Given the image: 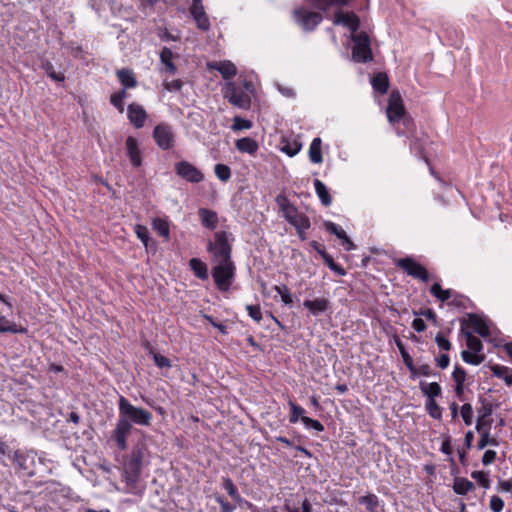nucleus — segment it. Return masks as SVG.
I'll use <instances>...</instances> for the list:
<instances>
[{"label": "nucleus", "instance_id": "f257e3e1", "mask_svg": "<svg viewBox=\"0 0 512 512\" xmlns=\"http://www.w3.org/2000/svg\"><path fill=\"white\" fill-rule=\"evenodd\" d=\"M461 330L466 337L468 350L481 353L483 345L477 334L484 341L492 343L494 346H500L503 343V335L495 326L494 322H461Z\"/></svg>", "mask_w": 512, "mask_h": 512}, {"label": "nucleus", "instance_id": "f03ea898", "mask_svg": "<svg viewBox=\"0 0 512 512\" xmlns=\"http://www.w3.org/2000/svg\"><path fill=\"white\" fill-rule=\"evenodd\" d=\"M207 251L213 256L216 263L234 262L232 260V245L226 231L214 234V240H209L207 243Z\"/></svg>", "mask_w": 512, "mask_h": 512}, {"label": "nucleus", "instance_id": "7ed1b4c3", "mask_svg": "<svg viewBox=\"0 0 512 512\" xmlns=\"http://www.w3.org/2000/svg\"><path fill=\"white\" fill-rule=\"evenodd\" d=\"M119 414L123 415L132 424L139 426H150L152 421V414L141 408L132 405L124 396H120L118 402Z\"/></svg>", "mask_w": 512, "mask_h": 512}, {"label": "nucleus", "instance_id": "20e7f679", "mask_svg": "<svg viewBox=\"0 0 512 512\" xmlns=\"http://www.w3.org/2000/svg\"><path fill=\"white\" fill-rule=\"evenodd\" d=\"M211 274L216 288L220 292H227L235 280L236 265L234 262L217 263L212 268Z\"/></svg>", "mask_w": 512, "mask_h": 512}, {"label": "nucleus", "instance_id": "39448f33", "mask_svg": "<svg viewBox=\"0 0 512 512\" xmlns=\"http://www.w3.org/2000/svg\"><path fill=\"white\" fill-rule=\"evenodd\" d=\"M448 306L465 314V316L458 318V320H488L482 311H476L475 305L467 296L458 294L455 291L448 302Z\"/></svg>", "mask_w": 512, "mask_h": 512}, {"label": "nucleus", "instance_id": "423d86ee", "mask_svg": "<svg viewBox=\"0 0 512 512\" xmlns=\"http://www.w3.org/2000/svg\"><path fill=\"white\" fill-rule=\"evenodd\" d=\"M351 40L354 43L352 47V59L355 62L367 63L373 60L371 40L366 32L361 31L357 34H352Z\"/></svg>", "mask_w": 512, "mask_h": 512}, {"label": "nucleus", "instance_id": "0eeeda50", "mask_svg": "<svg viewBox=\"0 0 512 512\" xmlns=\"http://www.w3.org/2000/svg\"><path fill=\"white\" fill-rule=\"evenodd\" d=\"M394 264L397 268L414 279L425 283L430 279L428 270L422 264L417 262L413 257L407 256L404 258L395 259Z\"/></svg>", "mask_w": 512, "mask_h": 512}, {"label": "nucleus", "instance_id": "6e6552de", "mask_svg": "<svg viewBox=\"0 0 512 512\" xmlns=\"http://www.w3.org/2000/svg\"><path fill=\"white\" fill-rule=\"evenodd\" d=\"M142 458L141 451H133L124 463V479L130 488H134L138 482L142 470Z\"/></svg>", "mask_w": 512, "mask_h": 512}, {"label": "nucleus", "instance_id": "1a4fd4ad", "mask_svg": "<svg viewBox=\"0 0 512 512\" xmlns=\"http://www.w3.org/2000/svg\"><path fill=\"white\" fill-rule=\"evenodd\" d=\"M294 21L306 32H311L322 22L323 16L319 12L309 11L305 7H298L293 11Z\"/></svg>", "mask_w": 512, "mask_h": 512}, {"label": "nucleus", "instance_id": "9d476101", "mask_svg": "<svg viewBox=\"0 0 512 512\" xmlns=\"http://www.w3.org/2000/svg\"><path fill=\"white\" fill-rule=\"evenodd\" d=\"M407 110L403 103L402 96L398 90H393L390 94L386 115L390 124L395 125L400 122L401 117L405 116Z\"/></svg>", "mask_w": 512, "mask_h": 512}, {"label": "nucleus", "instance_id": "9b49d317", "mask_svg": "<svg viewBox=\"0 0 512 512\" xmlns=\"http://www.w3.org/2000/svg\"><path fill=\"white\" fill-rule=\"evenodd\" d=\"M174 169L177 176L192 184L201 183L205 178L204 173L199 168L186 160L177 162Z\"/></svg>", "mask_w": 512, "mask_h": 512}, {"label": "nucleus", "instance_id": "f8f14e48", "mask_svg": "<svg viewBox=\"0 0 512 512\" xmlns=\"http://www.w3.org/2000/svg\"><path fill=\"white\" fill-rule=\"evenodd\" d=\"M224 97L227 98L229 103L238 108H250L251 99L249 95L246 92H244L241 88L237 87L233 82L226 83L224 87Z\"/></svg>", "mask_w": 512, "mask_h": 512}, {"label": "nucleus", "instance_id": "ddd939ff", "mask_svg": "<svg viewBox=\"0 0 512 512\" xmlns=\"http://www.w3.org/2000/svg\"><path fill=\"white\" fill-rule=\"evenodd\" d=\"M153 139L157 146L162 150L173 148L175 143V135L172 128L167 123H159L153 129Z\"/></svg>", "mask_w": 512, "mask_h": 512}, {"label": "nucleus", "instance_id": "4468645a", "mask_svg": "<svg viewBox=\"0 0 512 512\" xmlns=\"http://www.w3.org/2000/svg\"><path fill=\"white\" fill-rule=\"evenodd\" d=\"M132 428L133 424L129 421V419L119 414V418L113 432V438L120 450H125L127 448V437L130 434Z\"/></svg>", "mask_w": 512, "mask_h": 512}, {"label": "nucleus", "instance_id": "2eb2a0df", "mask_svg": "<svg viewBox=\"0 0 512 512\" xmlns=\"http://www.w3.org/2000/svg\"><path fill=\"white\" fill-rule=\"evenodd\" d=\"M333 23L335 25L342 24L350 29L352 34H357L360 27V18L353 12H343L342 10L336 11L334 14Z\"/></svg>", "mask_w": 512, "mask_h": 512}, {"label": "nucleus", "instance_id": "dca6fc26", "mask_svg": "<svg viewBox=\"0 0 512 512\" xmlns=\"http://www.w3.org/2000/svg\"><path fill=\"white\" fill-rule=\"evenodd\" d=\"M190 14L196 21L197 27L202 31H208L210 29V21L204 10L202 0H192L190 7Z\"/></svg>", "mask_w": 512, "mask_h": 512}, {"label": "nucleus", "instance_id": "f3484780", "mask_svg": "<svg viewBox=\"0 0 512 512\" xmlns=\"http://www.w3.org/2000/svg\"><path fill=\"white\" fill-rule=\"evenodd\" d=\"M127 117L130 123L137 129L142 128L148 118L146 110L137 103H131L127 107Z\"/></svg>", "mask_w": 512, "mask_h": 512}, {"label": "nucleus", "instance_id": "a211bd4d", "mask_svg": "<svg viewBox=\"0 0 512 512\" xmlns=\"http://www.w3.org/2000/svg\"><path fill=\"white\" fill-rule=\"evenodd\" d=\"M303 307L313 316H319L331 310V302L326 297H318L315 299H307L303 302Z\"/></svg>", "mask_w": 512, "mask_h": 512}, {"label": "nucleus", "instance_id": "6ab92c4d", "mask_svg": "<svg viewBox=\"0 0 512 512\" xmlns=\"http://www.w3.org/2000/svg\"><path fill=\"white\" fill-rule=\"evenodd\" d=\"M14 462L18 466V469L25 472L28 476H33L35 474L34 466H35V454L33 453H21L20 451H16L14 453Z\"/></svg>", "mask_w": 512, "mask_h": 512}, {"label": "nucleus", "instance_id": "aec40b11", "mask_svg": "<svg viewBox=\"0 0 512 512\" xmlns=\"http://www.w3.org/2000/svg\"><path fill=\"white\" fill-rule=\"evenodd\" d=\"M324 227L328 233L335 235L342 241V245L344 246L345 250L351 251L355 249V244L348 237L347 233L337 224L332 221H325Z\"/></svg>", "mask_w": 512, "mask_h": 512}, {"label": "nucleus", "instance_id": "412c9836", "mask_svg": "<svg viewBox=\"0 0 512 512\" xmlns=\"http://www.w3.org/2000/svg\"><path fill=\"white\" fill-rule=\"evenodd\" d=\"M207 67L210 70L218 71L225 80H229L237 74L236 66L229 60L209 62Z\"/></svg>", "mask_w": 512, "mask_h": 512}, {"label": "nucleus", "instance_id": "4be33fe9", "mask_svg": "<svg viewBox=\"0 0 512 512\" xmlns=\"http://www.w3.org/2000/svg\"><path fill=\"white\" fill-rule=\"evenodd\" d=\"M125 144L127 156L129 157L131 164L136 168L140 167L142 165V155L137 139L133 136H128Z\"/></svg>", "mask_w": 512, "mask_h": 512}, {"label": "nucleus", "instance_id": "5701e85b", "mask_svg": "<svg viewBox=\"0 0 512 512\" xmlns=\"http://www.w3.org/2000/svg\"><path fill=\"white\" fill-rule=\"evenodd\" d=\"M116 76L125 89L135 88L138 85L134 72L128 68L117 70Z\"/></svg>", "mask_w": 512, "mask_h": 512}, {"label": "nucleus", "instance_id": "b1692460", "mask_svg": "<svg viewBox=\"0 0 512 512\" xmlns=\"http://www.w3.org/2000/svg\"><path fill=\"white\" fill-rule=\"evenodd\" d=\"M276 201L281 209V212L283 213L284 218L287 220V222H290V220L295 217L299 212L298 208L289 202V200L283 196L279 195L276 198Z\"/></svg>", "mask_w": 512, "mask_h": 512}, {"label": "nucleus", "instance_id": "393cba45", "mask_svg": "<svg viewBox=\"0 0 512 512\" xmlns=\"http://www.w3.org/2000/svg\"><path fill=\"white\" fill-rule=\"evenodd\" d=\"M235 147L239 152L255 155L259 149L258 142L250 137H243L235 142Z\"/></svg>", "mask_w": 512, "mask_h": 512}, {"label": "nucleus", "instance_id": "a878e982", "mask_svg": "<svg viewBox=\"0 0 512 512\" xmlns=\"http://www.w3.org/2000/svg\"><path fill=\"white\" fill-rule=\"evenodd\" d=\"M198 215L201 220V224L207 228V229H214L216 228L218 224V215L215 211L207 209V208H200L198 210Z\"/></svg>", "mask_w": 512, "mask_h": 512}, {"label": "nucleus", "instance_id": "bb28decb", "mask_svg": "<svg viewBox=\"0 0 512 512\" xmlns=\"http://www.w3.org/2000/svg\"><path fill=\"white\" fill-rule=\"evenodd\" d=\"M391 341H393V342L396 344V346H397V348H398V350H399V352H400V354H401V357H402V359H403V362H404V364L407 366V368L409 369V371H410L411 373H415V372H416V367H415V366H414V364H413V359H412V357L409 355V353L407 352V350H406V348H405L404 344L402 343V341L400 340V338L397 336V334H392V335H391V340H390V342H391Z\"/></svg>", "mask_w": 512, "mask_h": 512}, {"label": "nucleus", "instance_id": "cd10ccee", "mask_svg": "<svg viewBox=\"0 0 512 512\" xmlns=\"http://www.w3.org/2000/svg\"><path fill=\"white\" fill-rule=\"evenodd\" d=\"M189 267L198 279L207 280L209 278L207 264L201 259L191 258L189 260Z\"/></svg>", "mask_w": 512, "mask_h": 512}, {"label": "nucleus", "instance_id": "c85d7f7f", "mask_svg": "<svg viewBox=\"0 0 512 512\" xmlns=\"http://www.w3.org/2000/svg\"><path fill=\"white\" fill-rule=\"evenodd\" d=\"M371 85L374 91L380 94H386L389 89V78L385 72H379L371 79Z\"/></svg>", "mask_w": 512, "mask_h": 512}, {"label": "nucleus", "instance_id": "c756f323", "mask_svg": "<svg viewBox=\"0 0 512 512\" xmlns=\"http://www.w3.org/2000/svg\"><path fill=\"white\" fill-rule=\"evenodd\" d=\"M281 145V151L289 157L297 155L302 148V144L298 139L282 138Z\"/></svg>", "mask_w": 512, "mask_h": 512}, {"label": "nucleus", "instance_id": "7c9ffc66", "mask_svg": "<svg viewBox=\"0 0 512 512\" xmlns=\"http://www.w3.org/2000/svg\"><path fill=\"white\" fill-rule=\"evenodd\" d=\"M420 390L427 397V400L435 399L436 397L441 395L442 389L441 386L437 382H425L421 381Z\"/></svg>", "mask_w": 512, "mask_h": 512}, {"label": "nucleus", "instance_id": "2f4dec72", "mask_svg": "<svg viewBox=\"0 0 512 512\" xmlns=\"http://www.w3.org/2000/svg\"><path fill=\"white\" fill-rule=\"evenodd\" d=\"M454 290L452 289H443L439 283H434L430 288V294L438 299L442 303H446L451 300L453 296Z\"/></svg>", "mask_w": 512, "mask_h": 512}, {"label": "nucleus", "instance_id": "473e14b6", "mask_svg": "<svg viewBox=\"0 0 512 512\" xmlns=\"http://www.w3.org/2000/svg\"><path fill=\"white\" fill-rule=\"evenodd\" d=\"M409 137L411 138V140H410L411 152H413L419 158L423 159L427 164H430L429 159L426 156L424 141L421 138L413 136V135H411Z\"/></svg>", "mask_w": 512, "mask_h": 512}, {"label": "nucleus", "instance_id": "72a5a7b5", "mask_svg": "<svg viewBox=\"0 0 512 512\" xmlns=\"http://www.w3.org/2000/svg\"><path fill=\"white\" fill-rule=\"evenodd\" d=\"M152 228L165 240L170 239V224L167 219L160 217L154 218L152 221Z\"/></svg>", "mask_w": 512, "mask_h": 512}, {"label": "nucleus", "instance_id": "f704fd0d", "mask_svg": "<svg viewBox=\"0 0 512 512\" xmlns=\"http://www.w3.org/2000/svg\"><path fill=\"white\" fill-rule=\"evenodd\" d=\"M173 57V52L168 47H164L160 52L161 63L165 65L166 72L172 75L177 71V67L173 62Z\"/></svg>", "mask_w": 512, "mask_h": 512}, {"label": "nucleus", "instance_id": "c9c22d12", "mask_svg": "<svg viewBox=\"0 0 512 512\" xmlns=\"http://www.w3.org/2000/svg\"><path fill=\"white\" fill-rule=\"evenodd\" d=\"M321 144L322 141L319 137L314 138L310 144L309 159L314 164H320L323 162Z\"/></svg>", "mask_w": 512, "mask_h": 512}, {"label": "nucleus", "instance_id": "e433bc0d", "mask_svg": "<svg viewBox=\"0 0 512 512\" xmlns=\"http://www.w3.org/2000/svg\"><path fill=\"white\" fill-rule=\"evenodd\" d=\"M494 376L503 379L507 386H512V370L506 366L494 364L490 367Z\"/></svg>", "mask_w": 512, "mask_h": 512}, {"label": "nucleus", "instance_id": "4c0bfd02", "mask_svg": "<svg viewBox=\"0 0 512 512\" xmlns=\"http://www.w3.org/2000/svg\"><path fill=\"white\" fill-rule=\"evenodd\" d=\"M314 187L317 196L319 197L321 203L324 206H329L332 203V197L329 194V191L326 185L319 179L314 180Z\"/></svg>", "mask_w": 512, "mask_h": 512}, {"label": "nucleus", "instance_id": "58836bf2", "mask_svg": "<svg viewBox=\"0 0 512 512\" xmlns=\"http://www.w3.org/2000/svg\"><path fill=\"white\" fill-rule=\"evenodd\" d=\"M310 2L315 8L321 11H327L334 6H346L349 4L350 0H310Z\"/></svg>", "mask_w": 512, "mask_h": 512}, {"label": "nucleus", "instance_id": "ea45409f", "mask_svg": "<svg viewBox=\"0 0 512 512\" xmlns=\"http://www.w3.org/2000/svg\"><path fill=\"white\" fill-rule=\"evenodd\" d=\"M462 360L470 365H480L485 360V355L483 353L474 352L470 350H463L461 352Z\"/></svg>", "mask_w": 512, "mask_h": 512}, {"label": "nucleus", "instance_id": "a19ab883", "mask_svg": "<svg viewBox=\"0 0 512 512\" xmlns=\"http://www.w3.org/2000/svg\"><path fill=\"white\" fill-rule=\"evenodd\" d=\"M474 488V484L466 478H455L453 490L458 495H465Z\"/></svg>", "mask_w": 512, "mask_h": 512}, {"label": "nucleus", "instance_id": "79ce46f5", "mask_svg": "<svg viewBox=\"0 0 512 512\" xmlns=\"http://www.w3.org/2000/svg\"><path fill=\"white\" fill-rule=\"evenodd\" d=\"M399 123H401L403 125L404 129L403 130L398 129L397 130L398 135H406L409 137L415 132L416 126H415L414 119L408 113H406L405 116L401 117Z\"/></svg>", "mask_w": 512, "mask_h": 512}, {"label": "nucleus", "instance_id": "37998d69", "mask_svg": "<svg viewBox=\"0 0 512 512\" xmlns=\"http://www.w3.org/2000/svg\"><path fill=\"white\" fill-rule=\"evenodd\" d=\"M359 503L367 509L369 512H378V497L375 494H368L359 498Z\"/></svg>", "mask_w": 512, "mask_h": 512}, {"label": "nucleus", "instance_id": "c03bdc74", "mask_svg": "<svg viewBox=\"0 0 512 512\" xmlns=\"http://www.w3.org/2000/svg\"><path fill=\"white\" fill-rule=\"evenodd\" d=\"M273 289L277 292V294L280 296L281 301L283 304L292 307L293 305V296L290 292V289L287 285H275Z\"/></svg>", "mask_w": 512, "mask_h": 512}, {"label": "nucleus", "instance_id": "a18cd8bd", "mask_svg": "<svg viewBox=\"0 0 512 512\" xmlns=\"http://www.w3.org/2000/svg\"><path fill=\"white\" fill-rule=\"evenodd\" d=\"M288 223L291 224L295 229H309L311 227L310 218L302 212L298 213Z\"/></svg>", "mask_w": 512, "mask_h": 512}, {"label": "nucleus", "instance_id": "49530a36", "mask_svg": "<svg viewBox=\"0 0 512 512\" xmlns=\"http://www.w3.org/2000/svg\"><path fill=\"white\" fill-rule=\"evenodd\" d=\"M216 177L222 182H228L232 176L231 168L226 164H216L214 166Z\"/></svg>", "mask_w": 512, "mask_h": 512}, {"label": "nucleus", "instance_id": "de8ad7c7", "mask_svg": "<svg viewBox=\"0 0 512 512\" xmlns=\"http://www.w3.org/2000/svg\"><path fill=\"white\" fill-rule=\"evenodd\" d=\"M288 405L290 407V416H289V422L291 424L297 423L299 420H301L302 416H304V408L297 405L292 400H289Z\"/></svg>", "mask_w": 512, "mask_h": 512}, {"label": "nucleus", "instance_id": "09e8293b", "mask_svg": "<svg viewBox=\"0 0 512 512\" xmlns=\"http://www.w3.org/2000/svg\"><path fill=\"white\" fill-rule=\"evenodd\" d=\"M27 329L17 322H0V333H25Z\"/></svg>", "mask_w": 512, "mask_h": 512}, {"label": "nucleus", "instance_id": "8fccbe9b", "mask_svg": "<svg viewBox=\"0 0 512 512\" xmlns=\"http://www.w3.org/2000/svg\"><path fill=\"white\" fill-rule=\"evenodd\" d=\"M324 263L332 270L334 271L335 273H337L338 275H345L346 274V271L345 269L340 266L338 263H336L333 259V257L328 254L326 251L322 253L321 255Z\"/></svg>", "mask_w": 512, "mask_h": 512}, {"label": "nucleus", "instance_id": "3c124183", "mask_svg": "<svg viewBox=\"0 0 512 512\" xmlns=\"http://www.w3.org/2000/svg\"><path fill=\"white\" fill-rule=\"evenodd\" d=\"M479 434H480V439H479V441L477 443V448L479 450L484 449L488 445L498 446L497 439L494 438V437H491V433H489V432H482V433H479Z\"/></svg>", "mask_w": 512, "mask_h": 512}, {"label": "nucleus", "instance_id": "603ef678", "mask_svg": "<svg viewBox=\"0 0 512 512\" xmlns=\"http://www.w3.org/2000/svg\"><path fill=\"white\" fill-rule=\"evenodd\" d=\"M253 126L252 121L248 119H244L240 116H235L233 119V124L231 126L232 130L240 131V130H248Z\"/></svg>", "mask_w": 512, "mask_h": 512}, {"label": "nucleus", "instance_id": "864d4df0", "mask_svg": "<svg viewBox=\"0 0 512 512\" xmlns=\"http://www.w3.org/2000/svg\"><path fill=\"white\" fill-rule=\"evenodd\" d=\"M426 409L428 414L434 419H440L442 417V411L435 399L426 400Z\"/></svg>", "mask_w": 512, "mask_h": 512}, {"label": "nucleus", "instance_id": "5fc2aeb1", "mask_svg": "<svg viewBox=\"0 0 512 512\" xmlns=\"http://www.w3.org/2000/svg\"><path fill=\"white\" fill-rule=\"evenodd\" d=\"M460 413H461V417H462L464 423L467 426H470L473 422V415H474L473 408H472L471 404H469V403L463 404L461 407Z\"/></svg>", "mask_w": 512, "mask_h": 512}, {"label": "nucleus", "instance_id": "6e6d98bb", "mask_svg": "<svg viewBox=\"0 0 512 512\" xmlns=\"http://www.w3.org/2000/svg\"><path fill=\"white\" fill-rule=\"evenodd\" d=\"M301 421L304 424L305 428H307V429H313L317 432L324 431L323 424L321 422H319L318 420L312 419L307 416H302Z\"/></svg>", "mask_w": 512, "mask_h": 512}, {"label": "nucleus", "instance_id": "4d7b16f0", "mask_svg": "<svg viewBox=\"0 0 512 512\" xmlns=\"http://www.w3.org/2000/svg\"><path fill=\"white\" fill-rule=\"evenodd\" d=\"M471 477L475 479L483 488L488 489L490 487L491 482L487 473L483 471H474L472 472Z\"/></svg>", "mask_w": 512, "mask_h": 512}, {"label": "nucleus", "instance_id": "13d9d810", "mask_svg": "<svg viewBox=\"0 0 512 512\" xmlns=\"http://www.w3.org/2000/svg\"><path fill=\"white\" fill-rule=\"evenodd\" d=\"M137 237L141 240L145 247L148 246L150 240L148 228L144 225L137 224L134 228Z\"/></svg>", "mask_w": 512, "mask_h": 512}, {"label": "nucleus", "instance_id": "bf43d9fd", "mask_svg": "<svg viewBox=\"0 0 512 512\" xmlns=\"http://www.w3.org/2000/svg\"><path fill=\"white\" fill-rule=\"evenodd\" d=\"M44 70L46 71L47 75L57 82H63L65 80V76L61 72H56L54 70L53 65L50 62H47L43 65Z\"/></svg>", "mask_w": 512, "mask_h": 512}, {"label": "nucleus", "instance_id": "052dcab7", "mask_svg": "<svg viewBox=\"0 0 512 512\" xmlns=\"http://www.w3.org/2000/svg\"><path fill=\"white\" fill-rule=\"evenodd\" d=\"M222 485H223V488L227 491V493L229 494V496L231 498H237L238 497V489L236 488V486L234 485L233 481L231 478L229 477H223L222 478Z\"/></svg>", "mask_w": 512, "mask_h": 512}, {"label": "nucleus", "instance_id": "680f3d73", "mask_svg": "<svg viewBox=\"0 0 512 512\" xmlns=\"http://www.w3.org/2000/svg\"><path fill=\"white\" fill-rule=\"evenodd\" d=\"M215 501L221 506V512H234L236 507L231 503L227 502L223 496L216 494L214 496Z\"/></svg>", "mask_w": 512, "mask_h": 512}, {"label": "nucleus", "instance_id": "e2e57ef3", "mask_svg": "<svg viewBox=\"0 0 512 512\" xmlns=\"http://www.w3.org/2000/svg\"><path fill=\"white\" fill-rule=\"evenodd\" d=\"M491 425H492V420L490 418H486V419H477V422H476V430L478 433H482V432H489L491 431Z\"/></svg>", "mask_w": 512, "mask_h": 512}, {"label": "nucleus", "instance_id": "0e129e2a", "mask_svg": "<svg viewBox=\"0 0 512 512\" xmlns=\"http://www.w3.org/2000/svg\"><path fill=\"white\" fill-rule=\"evenodd\" d=\"M483 406L478 410L477 419H486L489 418L492 414V405L487 402L485 399L482 400Z\"/></svg>", "mask_w": 512, "mask_h": 512}, {"label": "nucleus", "instance_id": "69168bd1", "mask_svg": "<svg viewBox=\"0 0 512 512\" xmlns=\"http://www.w3.org/2000/svg\"><path fill=\"white\" fill-rule=\"evenodd\" d=\"M504 508V501L497 495L490 498V509L493 512H501Z\"/></svg>", "mask_w": 512, "mask_h": 512}, {"label": "nucleus", "instance_id": "338daca9", "mask_svg": "<svg viewBox=\"0 0 512 512\" xmlns=\"http://www.w3.org/2000/svg\"><path fill=\"white\" fill-rule=\"evenodd\" d=\"M154 362L157 365V367L163 369V368H170L172 366L171 361L166 357L159 353H156L153 356Z\"/></svg>", "mask_w": 512, "mask_h": 512}, {"label": "nucleus", "instance_id": "774afa93", "mask_svg": "<svg viewBox=\"0 0 512 512\" xmlns=\"http://www.w3.org/2000/svg\"><path fill=\"white\" fill-rule=\"evenodd\" d=\"M452 377L455 384L464 383L466 380V371L460 366H455Z\"/></svg>", "mask_w": 512, "mask_h": 512}]
</instances>
